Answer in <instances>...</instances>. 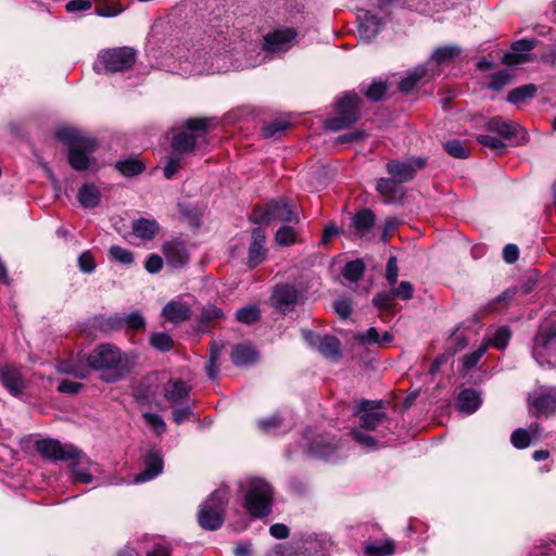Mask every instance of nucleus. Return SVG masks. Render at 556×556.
<instances>
[{
  "instance_id": "f257e3e1",
  "label": "nucleus",
  "mask_w": 556,
  "mask_h": 556,
  "mask_svg": "<svg viewBox=\"0 0 556 556\" xmlns=\"http://www.w3.org/2000/svg\"><path fill=\"white\" fill-rule=\"evenodd\" d=\"M138 356L134 351L123 352L113 343L98 344L89 353L87 363L90 368L101 374L106 383L124 379L137 364Z\"/></svg>"
},
{
  "instance_id": "f03ea898",
  "label": "nucleus",
  "mask_w": 556,
  "mask_h": 556,
  "mask_svg": "<svg viewBox=\"0 0 556 556\" xmlns=\"http://www.w3.org/2000/svg\"><path fill=\"white\" fill-rule=\"evenodd\" d=\"M426 164L427 160L420 156L412 157L407 161H389L386 168L390 177L378 179L376 190L387 202L393 201L399 192V186L413 180L417 172L422 169Z\"/></svg>"
},
{
  "instance_id": "7ed1b4c3",
  "label": "nucleus",
  "mask_w": 556,
  "mask_h": 556,
  "mask_svg": "<svg viewBox=\"0 0 556 556\" xmlns=\"http://www.w3.org/2000/svg\"><path fill=\"white\" fill-rule=\"evenodd\" d=\"M56 138L68 146V162L76 170H85L90 165L89 155L98 148L96 138L85 135L72 127H64L55 132Z\"/></svg>"
},
{
  "instance_id": "20e7f679",
  "label": "nucleus",
  "mask_w": 556,
  "mask_h": 556,
  "mask_svg": "<svg viewBox=\"0 0 556 556\" xmlns=\"http://www.w3.org/2000/svg\"><path fill=\"white\" fill-rule=\"evenodd\" d=\"M229 501L228 490H215L199 507L198 522L204 530L219 529L225 521V513Z\"/></svg>"
},
{
  "instance_id": "39448f33",
  "label": "nucleus",
  "mask_w": 556,
  "mask_h": 556,
  "mask_svg": "<svg viewBox=\"0 0 556 556\" xmlns=\"http://www.w3.org/2000/svg\"><path fill=\"white\" fill-rule=\"evenodd\" d=\"M249 513L256 518L268 516L273 505V489L261 478H251L244 495Z\"/></svg>"
},
{
  "instance_id": "423d86ee",
  "label": "nucleus",
  "mask_w": 556,
  "mask_h": 556,
  "mask_svg": "<svg viewBox=\"0 0 556 556\" xmlns=\"http://www.w3.org/2000/svg\"><path fill=\"white\" fill-rule=\"evenodd\" d=\"M212 119L210 118H189L186 121V130L174 136L172 147L174 153L184 155L191 153L195 148L206 143L204 134H191L193 131L206 132Z\"/></svg>"
},
{
  "instance_id": "0eeeda50",
  "label": "nucleus",
  "mask_w": 556,
  "mask_h": 556,
  "mask_svg": "<svg viewBox=\"0 0 556 556\" xmlns=\"http://www.w3.org/2000/svg\"><path fill=\"white\" fill-rule=\"evenodd\" d=\"M137 52L131 47H117L99 52L96 68H102L110 73L124 72L132 67Z\"/></svg>"
},
{
  "instance_id": "6e6552de",
  "label": "nucleus",
  "mask_w": 556,
  "mask_h": 556,
  "mask_svg": "<svg viewBox=\"0 0 556 556\" xmlns=\"http://www.w3.org/2000/svg\"><path fill=\"white\" fill-rule=\"evenodd\" d=\"M381 406V402L376 401H362L359 403V426L362 429L367 431H377L379 437L386 435V430L390 429L391 420L378 408Z\"/></svg>"
},
{
  "instance_id": "1a4fd4ad",
  "label": "nucleus",
  "mask_w": 556,
  "mask_h": 556,
  "mask_svg": "<svg viewBox=\"0 0 556 556\" xmlns=\"http://www.w3.org/2000/svg\"><path fill=\"white\" fill-rule=\"evenodd\" d=\"M251 220L255 224L273 220L298 223L299 216L287 200H278L270 202L265 210L255 207Z\"/></svg>"
},
{
  "instance_id": "9d476101",
  "label": "nucleus",
  "mask_w": 556,
  "mask_h": 556,
  "mask_svg": "<svg viewBox=\"0 0 556 556\" xmlns=\"http://www.w3.org/2000/svg\"><path fill=\"white\" fill-rule=\"evenodd\" d=\"M533 356L540 365L556 366V329L541 328L534 338Z\"/></svg>"
},
{
  "instance_id": "9b49d317",
  "label": "nucleus",
  "mask_w": 556,
  "mask_h": 556,
  "mask_svg": "<svg viewBox=\"0 0 556 556\" xmlns=\"http://www.w3.org/2000/svg\"><path fill=\"white\" fill-rule=\"evenodd\" d=\"M528 404L534 415L549 416L556 412V388L540 386L528 395Z\"/></svg>"
},
{
  "instance_id": "f8f14e48",
  "label": "nucleus",
  "mask_w": 556,
  "mask_h": 556,
  "mask_svg": "<svg viewBox=\"0 0 556 556\" xmlns=\"http://www.w3.org/2000/svg\"><path fill=\"white\" fill-rule=\"evenodd\" d=\"M37 452L49 460H70L80 455V452L72 445H62L56 440H37Z\"/></svg>"
},
{
  "instance_id": "ddd939ff",
  "label": "nucleus",
  "mask_w": 556,
  "mask_h": 556,
  "mask_svg": "<svg viewBox=\"0 0 556 556\" xmlns=\"http://www.w3.org/2000/svg\"><path fill=\"white\" fill-rule=\"evenodd\" d=\"M296 36L292 27L278 28L264 36L263 47L270 52L286 51L293 46Z\"/></svg>"
},
{
  "instance_id": "4468645a",
  "label": "nucleus",
  "mask_w": 556,
  "mask_h": 556,
  "mask_svg": "<svg viewBox=\"0 0 556 556\" xmlns=\"http://www.w3.org/2000/svg\"><path fill=\"white\" fill-rule=\"evenodd\" d=\"M301 298L300 291L292 285L277 286L271 294V304L275 308L286 314L294 309Z\"/></svg>"
},
{
  "instance_id": "2eb2a0df",
  "label": "nucleus",
  "mask_w": 556,
  "mask_h": 556,
  "mask_svg": "<svg viewBox=\"0 0 556 556\" xmlns=\"http://www.w3.org/2000/svg\"><path fill=\"white\" fill-rule=\"evenodd\" d=\"M305 339L311 346L318 350L325 357L338 359L341 357V343L332 336L320 337L312 332L305 333Z\"/></svg>"
},
{
  "instance_id": "dca6fc26",
  "label": "nucleus",
  "mask_w": 556,
  "mask_h": 556,
  "mask_svg": "<svg viewBox=\"0 0 556 556\" xmlns=\"http://www.w3.org/2000/svg\"><path fill=\"white\" fill-rule=\"evenodd\" d=\"M162 252L167 264L174 268H181L190 261L186 244L177 239L165 241L162 245Z\"/></svg>"
},
{
  "instance_id": "f3484780",
  "label": "nucleus",
  "mask_w": 556,
  "mask_h": 556,
  "mask_svg": "<svg viewBox=\"0 0 556 556\" xmlns=\"http://www.w3.org/2000/svg\"><path fill=\"white\" fill-rule=\"evenodd\" d=\"M0 380L14 396L21 395L26 386L24 372L14 365H4L0 368Z\"/></svg>"
},
{
  "instance_id": "a211bd4d",
  "label": "nucleus",
  "mask_w": 556,
  "mask_h": 556,
  "mask_svg": "<svg viewBox=\"0 0 556 556\" xmlns=\"http://www.w3.org/2000/svg\"><path fill=\"white\" fill-rule=\"evenodd\" d=\"M191 388L181 379H169L163 387L164 399L172 406L187 404Z\"/></svg>"
},
{
  "instance_id": "6ab92c4d",
  "label": "nucleus",
  "mask_w": 556,
  "mask_h": 556,
  "mask_svg": "<svg viewBox=\"0 0 556 556\" xmlns=\"http://www.w3.org/2000/svg\"><path fill=\"white\" fill-rule=\"evenodd\" d=\"M485 128L489 131L496 132L503 139H510L519 134H521L522 140L526 139V132L522 127L500 116L490 118L485 124Z\"/></svg>"
},
{
  "instance_id": "aec40b11",
  "label": "nucleus",
  "mask_w": 556,
  "mask_h": 556,
  "mask_svg": "<svg viewBox=\"0 0 556 556\" xmlns=\"http://www.w3.org/2000/svg\"><path fill=\"white\" fill-rule=\"evenodd\" d=\"M251 237L252 241L248 252V265L250 268H255L265 260V232L262 228H254Z\"/></svg>"
},
{
  "instance_id": "412c9836",
  "label": "nucleus",
  "mask_w": 556,
  "mask_h": 556,
  "mask_svg": "<svg viewBox=\"0 0 556 556\" xmlns=\"http://www.w3.org/2000/svg\"><path fill=\"white\" fill-rule=\"evenodd\" d=\"M536 42L538 41L534 39H520L515 41L511 45V51L503 55L502 62L506 65L513 66L528 61L529 58L523 54V52L532 50Z\"/></svg>"
},
{
  "instance_id": "4be33fe9",
  "label": "nucleus",
  "mask_w": 556,
  "mask_h": 556,
  "mask_svg": "<svg viewBox=\"0 0 556 556\" xmlns=\"http://www.w3.org/2000/svg\"><path fill=\"white\" fill-rule=\"evenodd\" d=\"M144 470L134 478V483H143L154 479L162 472L163 460L156 451H150L144 459Z\"/></svg>"
},
{
  "instance_id": "5701e85b",
  "label": "nucleus",
  "mask_w": 556,
  "mask_h": 556,
  "mask_svg": "<svg viewBox=\"0 0 556 556\" xmlns=\"http://www.w3.org/2000/svg\"><path fill=\"white\" fill-rule=\"evenodd\" d=\"M72 462V475L75 482L91 483L92 473L97 471L98 465L89 463L85 459L84 454H80Z\"/></svg>"
},
{
  "instance_id": "b1692460",
  "label": "nucleus",
  "mask_w": 556,
  "mask_h": 556,
  "mask_svg": "<svg viewBox=\"0 0 556 556\" xmlns=\"http://www.w3.org/2000/svg\"><path fill=\"white\" fill-rule=\"evenodd\" d=\"M162 314L166 320L178 324L191 317V308L185 302L173 300L163 307Z\"/></svg>"
},
{
  "instance_id": "393cba45",
  "label": "nucleus",
  "mask_w": 556,
  "mask_h": 556,
  "mask_svg": "<svg viewBox=\"0 0 556 556\" xmlns=\"http://www.w3.org/2000/svg\"><path fill=\"white\" fill-rule=\"evenodd\" d=\"M359 97L355 92H346L338 99L337 114L348 117L355 116V123L359 118Z\"/></svg>"
},
{
  "instance_id": "a878e982",
  "label": "nucleus",
  "mask_w": 556,
  "mask_h": 556,
  "mask_svg": "<svg viewBox=\"0 0 556 556\" xmlns=\"http://www.w3.org/2000/svg\"><path fill=\"white\" fill-rule=\"evenodd\" d=\"M359 36L365 41H370L379 33L381 27V20L368 11H365L363 15H359Z\"/></svg>"
},
{
  "instance_id": "bb28decb",
  "label": "nucleus",
  "mask_w": 556,
  "mask_h": 556,
  "mask_svg": "<svg viewBox=\"0 0 556 556\" xmlns=\"http://www.w3.org/2000/svg\"><path fill=\"white\" fill-rule=\"evenodd\" d=\"M375 222L376 216L372 211L369 208H363L354 215L352 226L357 236L364 237L371 230Z\"/></svg>"
},
{
  "instance_id": "cd10ccee",
  "label": "nucleus",
  "mask_w": 556,
  "mask_h": 556,
  "mask_svg": "<svg viewBox=\"0 0 556 556\" xmlns=\"http://www.w3.org/2000/svg\"><path fill=\"white\" fill-rule=\"evenodd\" d=\"M132 232L142 240L153 239L160 230L159 223L153 218H138L132 222Z\"/></svg>"
},
{
  "instance_id": "c85d7f7f",
  "label": "nucleus",
  "mask_w": 556,
  "mask_h": 556,
  "mask_svg": "<svg viewBox=\"0 0 556 556\" xmlns=\"http://www.w3.org/2000/svg\"><path fill=\"white\" fill-rule=\"evenodd\" d=\"M188 60L192 63V67L189 71L194 75L213 71V66L210 63L211 55L203 49H197L191 52Z\"/></svg>"
},
{
  "instance_id": "c756f323",
  "label": "nucleus",
  "mask_w": 556,
  "mask_h": 556,
  "mask_svg": "<svg viewBox=\"0 0 556 556\" xmlns=\"http://www.w3.org/2000/svg\"><path fill=\"white\" fill-rule=\"evenodd\" d=\"M257 359V352L249 344H237L231 352V361L236 366H243L254 363Z\"/></svg>"
},
{
  "instance_id": "7c9ffc66",
  "label": "nucleus",
  "mask_w": 556,
  "mask_h": 556,
  "mask_svg": "<svg viewBox=\"0 0 556 556\" xmlns=\"http://www.w3.org/2000/svg\"><path fill=\"white\" fill-rule=\"evenodd\" d=\"M462 49L457 45L438 47L431 54L430 61L435 64H448L459 56Z\"/></svg>"
},
{
  "instance_id": "2f4dec72",
  "label": "nucleus",
  "mask_w": 556,
  "mask_h": 556,
  "mask_svg": "<svg viewBox=\"0 0 556 556\" xmlns=\"http://www.w3.org/2000/svg\"><path fill=\"white\" fill-rule=\"evenodd\" d=\"M480 405V396L472 389H466L460 392L457 399V406L459 410L471 414L473 413Z\"/></svg>"
},
{
  "instance_id": "473e14b6",
  "label": "nucleus",
  "mask_w": 556,
  "mask_h": 556,
  "mask_svg": "<svg viewBox=\"0 0 556 556\" xmlns=\"http://www.w3.org/2000/svg\"><path fill=\"white\" fill-rule=\"evenodd\" d=\"M428 75V68L424 65L415 67L412 72L401 79L399 89L403 92H410L417 84Z\"/></svg>"
},
{
  "instance_id": "72a5a7b5",
  "label": "nucleus",
  "mask_w": 556,
  "mask_h": 556,
  "mask_svg": "<svg viewBox=\"0 0 556 556\" xmlns=\"http://www.w3.org/2000/svg\"><path fill=\"white\" fill-rule=\"evenodd\" d=\"M77 198L84 207L92 208L99 204L101 193L96 186L85 185L79 189Z\"/></svg>"
},
{
  "instance_id": "f704fd0d",
  "label": "nucleus",
  "mask_w": 556,
  "mask_h": 556,
  "mask_svg": "<svg viewBox=\"0 0 556 556\" xmlns=\"http://www.w3.org/2000/svg\"><path fill=\"white\" fill-rule=\"evenodd\" d=\"M536 93V87L532 84L523 85L518 88L513 89L507 97V101L519 105L523 103L526 100L531 99Z\"/></svg>"
},
{
  "instance_id": "c9c22d12",
  "label": "nucleus",
  "mask_w": 556,
  "mask_h": 556,
  "mask_svg": "<svg viewBox=\"0 0 556 556\" xmlns=\"http://www.w3.org/2000/svg\"><path fill=\"white\" fill-rule=\"evenodd\" d=\"M116 169L126 177H134L143 172V164L137 159H127L119 161L115 165Z\"/></svg>"
},
{
  "instance_id": "e433bc0d",
  "label": "nucleus",
  "mask_w": 556,
  "mask_h": 556,
  "mask_svg": "<svg viewBox=\"0 0 556 556\" xmlns=\"http://www.w3.org/2000/svg\"><path fill=\"white\" fill-rule=\"evenodd\" d=\"M261 317V311L257 305L251 304L239 308L236 312V319L239 323L251 325L256 323Z\"/></svg>"
},
{
  "instance_id": "4c0bfd02",
  "label": "nucleus",
  "mask_w": 556,
  "mask_h": 556,
  "mask_svg": "<svg viewBox=\"0 0 556 556\" xmlns=\"http://www.w3.org/2000/svg\"><path fill=\"white\" fill-rule=\"evenodd\" d=\"M150 345L160 352H168L174 348V340L165 332H153L150 336Z\"/></svg>"
},
{
  "instance_id": "58836bf2",
  "label": "nucleus",
  "mask_w": 556,
  "mask_h": 556,
  "mask_svg": "<svg viewBox=\"0 0 556 556\" xmlns=\"http://www.w3.org/2000/svg\"><path fill=\"white\" fill-rule=\"evenodd\" d=\"M394 552V542L390 539L381 543H371L366 545L365 553L368 556H389Z\"/></svg>"
},
{
  "instance_id": "ea45409f",
  "label": "nucleus",
  "mask_w": 556,
  "mask_h": 556,
  "mask_svg": "<svg viewBox=\"0 0 556 556\" xmlns=\"http://www.w3.org/2000/svg\"><path fill=\"white\" fill-rule=\"evenodd\" d=\"M365 271V265L362 260H355L346 263L343 268L342 275L350 281H358Z\"/></svg>"
},
{
  "instance_id": "a19ab883",
  "label": "nucleus",
  "mask_w": 556,
  "mask_h": 556,
  "mask_svg": "<svg viewBox=\"0 0 556 556\" xmlns=\"http://www.w3.org/2000/svg\"><path fill=\"white\" fill-rule=\"evenodd\" d=\"M372 304L380 312H390L395 306V298L391 290L379 292L374 296Z\"/></svg>"
},
{
  "instance_id": "79ce46f5",
  "label": "nucleus",
  "mask_w": 556,
  "mask_h": 556,
  "mask_svg": "<svg viewBox=\"0 0 556 556\" xmlns=\"http://www.w3.org/2000/svg\"><path fill=\"white\" fill-rule=\"evenodd\" d=\"M146 319L144 317L138 312H132L126 316H124V328L130 331H140L144 330L146 328Z\"/></svg>"
},
{
  "instance_id": "37998d69",
  "label": "nucleus",
  "mask_w": 556,
  "mask_h": 556,
  "mask_svg": "<svg viewBox=\"0 0 556 556\" xmlns=\"http://www.w3.org/2000/svg\"><path fill=\"white\" fill-rule=\"evenodd\" d=\"M354 123H355L354 115L344 117L342 115L337 114V116L326 121V128L333 130V131H339V130L350 127Z\"/></svg>"
},
{
  "instance_id": "c03bdc74",
  "label": "nucleus",
  "mask_w": 556,
  "mask_h": 556,
  "mask_svg": "<svg viewBox=\"0 0 556 556\" xmlns=\"http://www.w3.org/2000/svg\"><path fill=\"white\" fill-rule=\"evenodd\" d=\"M109 256L111 260L121 264L129 265L134 262L132 253L118 245H113L109 250Z\"/></svg>"
},
{
  "instance_id": "a18cd8bd",
  "label": "nucleus",
  "mask_w": 556,
  "mask_h": 556,
  "mask_svg": "<svg viewBox=\"0 0 556 556\" xmlns=\"http://www.w3.org/2000/svg\"><path fill=\"white\" fill-rule=\"evenodd\" d=\"M444 149L451 156L456 159H467L469 156V151L458 139L447 141L444 144Z\"/></svg>"
},
{
  "instance_id": "49530a36",
  "label": "nucleus",
  "mask_w": 556,
  "mask_h": 556,
  "mask_svg": "<svg viewBox=\"0 0 556 556\" xmlns=\"http://www.w3.org/2000/svg\"><path fill=\"white\" fill-rule=\"evenodd\" d=\"M511 74L507 70L498 71L490 76L489 88L500 90L511 80Z\"/></svg>"
},
{
  "instance_id": "de8ad7c7",
  "label": "nucleus",
  "mask_w": 556,
  "mask_h": 556,
  "mask_svg": "<svg viewBox=\"0 0 556 556\" xmlns=\"http://www.w3.org/2000/svg\"><path fill=\"white\" fill-rule=\"evenodd\" d=\"M146 424L157 434L166 431V424L164 419L155 413H143L142 415Z\"/></svg>"
},
{
  "instance_id": "09e8293b",
  "label": "nucleus",
  "mask_w": 556,
  "mask_h": 556,
  "mask_svg": "<svg viewBox=\"0 0 556 556\" xmlns=\"http://www.w3.org/2000/svg\"><path fill=\"white\" fill-rule=\"evenodd\" d=\"M99 327L104 331L121 330L124 328V316L114 314L109 317L101 318Z\"/></svg>"
},
{
  "instance_id": "8fccbe9b",
  "label": "nucleus",
  "mask_w": 556,
  "mask_h": 556,
  "mask_svg": "<svg viewBox=\"0 0 556 556\" xmlns=\"http://www.w3.org/2000/svg\"><path fill=\"white\" fill-rule=\"evenodd\" d=\"M223 318H224L223 311L213 304H207L202 309V313H201V321L202 323H216Z\"/></svg>"
},
{
  "instance_id": "3c124183",
  "label": "nucleus",
  "mask_w": 556,
  "mask_h": 556,
  "mask_svg": "<svg viewBox=\"0 0 556 556\" xmlns=\"http://www.w3.org/2000/svg\"><path fill=\"white\" fill-rule=\"evenodd\" d=\"M477 141L483 147L490 148L492 151L500 153L506 148V144L502 139L490 135H478Z\"/></svg>"
},
{
  "instance_id": "603ef678",
  "label": "nucleus",
  "mask_w": 556,
  "mask_h": 556,
  "mask_svg": "<svg viewBox=\"0 0 556 556\" xmlns=\"http://www.w3.org/2000/svg\"><path fill=\"white\" fill-rule=\"evenodd\" d=\"M387 90V85L379 80L369 85L368 88L364 90V94L372 101H379L383 98Z\"/></svg>"
},
{
  "instance_id": "864d4df0",
  "label": "nucleus",
  "mask_w": 556,
  "mask_h": 556,
  "mask_svg": "<svg viewBox=\"0 0 556 556\" xmlns=\"http://www.w3.org/2000/svg\"><path fill=\"white\" fill-rule=\"evenodd\" d=\"M510 442L517 448H526L530 445L531 434L528 430L519 428L511 433Z\"/></svg>"
},
{
  "instance_id": "5fc2aeb1",
  "label": "nucleus",
  "mask_w": 556,
  "mask_h": 556,
  "mask_svg": "<svg viewBox=\"0 0 556 556\" xmlns=\"http://www.w3.org/2000/svg\"><path fill=\"white\" fill-rule=\"evenodd\" d=\"M511 332L508 327L502 326L494 332L492 339L490 340V343L494 345L497 349H504L509 339H510Z\"/></svg>"
},
{
  "instance_id": "6e6d98bb",
  "label": "nucleus",
  "mask_w": 556,
  "mask_h": 556,
  "mask_svg": "<svg viewBox=\"0 0 556 556\" xmlns=\"http://www.w3.org/2000/svg\"><path fill=\"white\" fill-rule=\"evenodd\" d=\"M96 261L93 254L87 250L78 256V267L85 274H91L96 269Z\"/></svg>"
},
{
  "instance_id": "4d7b16f0",
  "label": "nucleus",
  "mask_w": 556,
  "mask_h": 556,
  "mask_svg": "<svg viewBox=\"0 0 556 556\" xmlns=\"http://www.w3.org/2000/svg\"><path fill=\"white\" fill-rule=\"evenodd\" d=\"M280 245H291L295 242V231L289 226L280 227L275 237Z\"/></svg>"
},
{
  "instance_id": "13d9d810",
  "label": "nucleus",
  "mask_w": 556,
  "mask_h": 556,
  "mask_svg": "<svg viewBox=\"0 0 556 556\" xmlns=\"http://www.w3.org/2000/svg\"><path fill=\"white\" fill-rule=\"evenodd\" d=\"M258 428L266 433H274L282 426V419L278 415L261 419L257 422Z\"/></svg>"
},
{
  "instance_id": "bf43d9fd",
  "label": "nucleus",
  "mask_w": 556,
  "mask_h": 556,
  "mask_svg": "<svg viewBox=\"0 0 556 556\" xmlns=\"http://www.w3.org/2000/svg\"><path fill=\"white\" fill-rule=\"evenodd\" d=\"M391 291L395 299L410 300L414 295V287L408 281H402L397 287L391 286Z\"/></svg>"
},
{
  "instance_id": "052dcab7",
  "label": "nucleus",
  "mask_w": 556,
  "mask_h": 556,
  "mask_svg": "<svg viewBox=\"0 0 556 556\" xmlns=\"http://www.w3.org/2000/svg\"><path fill=\"white\" fill-rule=\"evenodd\" d=\"M488 345L489 343L482 344L472 353L465 355L463 358L464 366L468 369L473 368L486 352Z\"/></svg>"
},
{
  "instance_id": "680f3d73",
  "label": "nucleus",
  "mask_w": 556,
  "mask_h": 556,
  "mask_svg": "<svg viewBox=\"0 0 556 556\" xmlns=\"http://www.w3.org/2000/svg\"><path fill=\"white\" fill-rule=\"evenodd\" d=\"M469 343V340L468 338L463 333V332H459L458 329H456L452 337H451V344H453V346H448V352L450 354H455L457 351L459 350H463L464 348H466Z\"/></svg>"
},
{
  "instance_id": "e2e57ef3",
  "label": "nucleus",
  "mask_w": 556,
  "mask_h": 556,
  "mask_svg": "<svg viewBox=\"0 0 556 556\" xmlns=\"http://www.w3.org/2000/svg\"><path fill=\"white\" fill-rule=\"evenodd\" d=\"M181 167V156L179 154H174L167 159L166 165L164 167V176L166 179H172L178 169Z\"/></svg>"
},
{
  "instance_id": "0e129e2a",
  "label": "nucleus",
  "mask_w": 556,
  "mask_h": 556,
  "mask_svg": "<svg viewBox=\"0 0 556 556\" xmlns=\"http://www.w3.org/2000/svg\"><path fill=\"white\" fill-rule=\"evenodd\" d=\"M397 275H399L397 258L395 256H391V257H389L387 266H386V279L390 286L396 285Z\"/></svg>"
},
{
  "instance_id": "69168bd1",
  "label": "nucleus",
  "mask_w": 556,
  "mask_h": 556,
  "mask_svg": "<svg viewBox=\"0 0 556 556\" xmlns=\"http://www.w3.org/2000/svg\"><path fill=\"white\" fill-rule=\"evenodd\" d=\"M289 127V123L287 122H274L268 125H265L262 129L263 136L265 138H271L276 136L278 132H282Z\"/></svg>"
},
{
  "instance_id": "338daca9",
  "label": "nucleus",
  "mask_w": 556,
  "mask_h": 556,
  "mask_svg": "<svg viewBox=\"0 0 556 556\" xmlns=\"http://www.w3.org/2000/svg\"><path fill=\"white\" fill-rule=\"evenodd\" d=\"M184 406L175 408L173 410V420L177 425L188 421L193 415L192 409L189 405L182 404Z\"/></svg>"
},
{
  "instance_id": "774afa93",
  "label": "nucleus",
  "mask_w": 556,
  "mask_h": 556,
  "mask_svg": "<svg viewBox=\"0 0 556 556\" xmlns=\"http://www.w3.org/2000/svg\"><path fill=\"white\" fill-rule=\"evenodd\" d=\"M172 546L165 541L156 542L151 549L146 553V556H169Z\"/></svg>"
}]
</instances>
